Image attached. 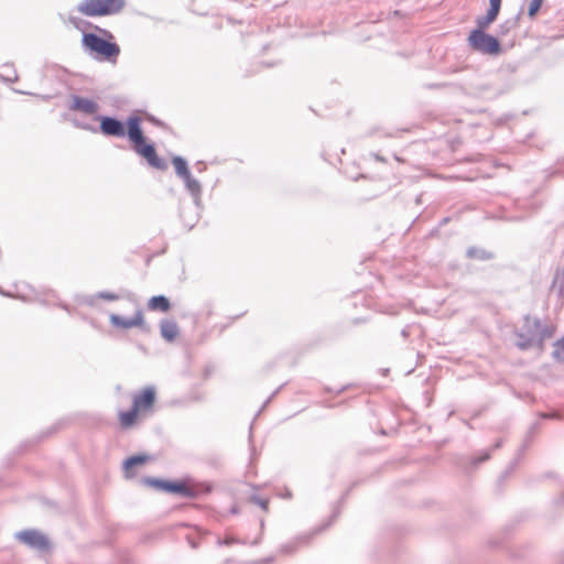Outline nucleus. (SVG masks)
I'll return each mask as SVG.
<instances>
[{
	"instance_id": "obj_13",
	"label": "nucleus",
	"mask_w": 564,
	"mask_h": 564,
	"mask_svg": "<svg viewBox=\"0 0 564 564\" xmlns=\"http://www.w3.org/2000/svg\"><path fill=\"white\" fill-rule=\"evenodd\" d=\"M180 328L175 321L162 319L160 322V334L167 343H173L178 336Z\"/></svg>"
},
{
	"instance_id": "obj_44",
	"label": "nucleus",
	"mask_w": 564,
	"mask_h": 564,
	"mask_svg": "<svg viewBox=\"0 0 564 564\" xmlns=\"http://www.w3.org/2000/svg\"><path fill=\"white\" fill-rule=\"evenodd\" d=\"M229 511H230L231 514H238L239 513V508L237 506H232Z\"/></svg>"
},
{
	"instance_id": "obj_35",
	"label": "nucleus",
	"mask_w": 564,
	"mask_h": 564,
	"mask_svg": "<svg viewBox=\"0 0 564 564\" xmlns=\"http://www.w3.org/2000/svg\"><path fill=\"white\" fill-rule=\"evenodd\" d=\"M236 542H237V540L230 535H227L224 539H218V541H217L218 545H231Z\"/></svg>"
},
{
	"instance_id": "obj_17",
	"label": "nucleus",
	"mask_w": 564,
	"mask_h": 564,
	"mask_svg": "<svg viewBox=\"0 0 564 564\" xmlns=\"http://www.w3.org/2000/svg\"><path fill=\"white\" fill-rule=\"evenodd\" d=\"M498 15V12L488 9L485 15L476 19V28L474 30L486 31L497 20Z\"/></svg>"
},
{
	"instance_id": "obj_38",
	"label": "nucleus",
	"mask_w": 564,
	"mask_h": 564,
	"mask_svg": "<svg viewBox=\"0 0 564 564\" xmlns=\"http://www.w3.org/2000/svg\"><path fill=\"white\" fill-rule=\"evenodd\" d=\"M283 386L284 384H281L271 393V395L264 401L262 409L265 408L273 400V398H275V395L282 390Z\"/></svg>"
},
{
	"instance_id": "obj_11",
	"label": "nucleus",
	"mask_w": 564,
	"mask_h": 564,
	"mask_svg": "<svg viewBox=\"0 0 564 564\" xmlns=\"http://www.w3.org/2000/svg\"><path fill=\"white\" fill-rule=\"evenodd\" d=\"M156 399V391L153 386L143 388L139 393L134 394L132 405L139 411L144 412L153 408Z\"/></svg>"
},
{
	"instance_id": "obj_5",
	"label": "nucleus",
	"mask_w": 564,
	"mask_h": 564,
	"mask_svg": "<svg viewBox=\"0 0 564 564\" xmlns=\"http://www.w3.org/2000/svg\"><path fill=\"white\" fill-rule=\"evenodd\" d=\"M349 495V490H346L339 500L337 501L336 506L334 507L330 517L328 520L323 523L322 525L314 529V531L310 534H303L300 535L280 546V553L284 555H292L294 554L302 545H307L314 534H318L323 531H325L327 528H329L336 519L339 517L341 511V505L345 503L347 497Z\"/></svg>"
},
{
	"instance_id": "obj_31",
	"label": "nucleus",
	"mask_w": 564,
	"mask_h": 564,
	"mask_svg": "<svg viewBox=\"0 0 564 564\" xmlns=\"http://www.w3.org/2000/svg\"><path fill=\"white\" fill-rule=\"evenodd\" d=\"M250 501L254 505H258L264 511H267L269 508V499L262 498L258 495H252L250 497Z\"/></svg>"
},
{
	"instance_id": "obj_9",
	"label": "nucleus",
	"mask_w": 564,
	"mask_h": 564,
	"mask_svg": "<svg viewBox=\"0 0 564 564\" xmlns=\"http://www.w3.org/2000/svg\"><path fill=\"white\" fill-rule=\"evenodd\" d=\"M68 109L95 117L96 115H98L97 112L99 110V105L94 99L79 95H70V102L68 105Z\"/></svg>"
},
{
	"instance_id": "obj_22",
	"label": "nucleus",
	"mask_w": 564,
	"mask_h": 564,
	"mask_svg": "<svg viewBox=\"0 0 564 564\" xmlns=\"http://www.w3.org/2000/svg\"><path fill=\"white\" fill-rule=\"evenodd\" d=\"M491 457V449H484L469 458L470 468H477L480 464L487 462Z\"/></svg>"
},
{
	"instance_id": "obj_6",
	"label": "nucleus",
	"mask_w": 564,
	"mask_h": 564,
	"mask_svg": "<svg viewBox=\"0 0 564 564\" xmlns=\"http://www.w3.org/2000/svg\"><path fill=\"white\" fill-rule=\"evenodd\" d=\"M124 6V0H83L77 11L90 18L108 17L119 13Z\"/></svg>"
},
{
	"instance_id": "obj_24",
	"label": "nucleus",
	"mask_w": 564,
	"mask_h": 564,
	"mask_svg": "<svg viewBox=\"0 0 564 564\" xmlns=\"http://www.w3.org/2000/svg\"><path fill=\"white\" fill-rule=\"evenodd\" d=\"M551 290H554L557 292L558 297L564 299V270L561 274H556L553 282Z\"/></svg>"
},
{
	"instance_id": "obj_29",
	"label": "nucleus",
	"mask_w": 564,
	"mask_h": 564,
	"mask_svg": "<svg viewBox=\"0 0 564 564\" xmlns=\"http://www.w3.org/2000/svg\"><path fill=\"white\" fill-rule=\"evenodd\" d=\"M72 123L74 124V127H76L78 129H82V130H85V131H89L91 133H97V127L93 126L90 123H87V122H84V121H80V120H77V119H73Z\"/></svg>"
},
{
	"instance_id": "obj_40",
	"label": "nucleus",
	"mask_w": 564,
	"mask_h": 564,
	"mask_svg": "<svg viewBox=\"0 0 564 564\" xmlns=\"http://www.w3.org/2000/svg\"><path fill=\"white\" fill-rule=\"evenodd\" d=\"M195 167L197 169V171L200 173L203 171L206 170V163L203 162V161H198L196 164H195Z\"/></svg>"
},
{
	"instance_id": "obj_34",
	"label": "nucleus",
	"mask_w": 564,
	"mask_h": 564,
	"mask_svg": "<svg viewBox=\"0 0 564 564\" xmlns=\"http://www.w3.org/2000/svg\"><path fill=\"white\" fill-rule=\"evenodd\" d=\"M350 387V384H346V386H343L341 388H339L338 390H334L333 388L330 387H324V391L326 393H335L336 395H339L341 394L343 392H345L346 390H348Z\"/></svg>"
},
{
	"instance_id": "obj_41",
	"label": "nucleus",
	"mask_w": 564,
	"mask_h": 564,
	"mask_svg": "<svg viewBox=\"0 0 564 564\" xmlns=\"http://www.w3.org/2000/svg\"><path fill=\"white\" fill-rule=\"evenodd\" d=\"M502 444H503L502 438H499V440H497V441L495 442V444L492 445V448H491V449H498V448H500V447L502 446Z\"/></svg>"
},
{
	"instance_id": "obj_14",
	"label": "nucleus",
	"mask_w": 564,
	"mask_h": 564,
	"mask_svg": "<svg viewBox=\"0 0 564 564\" xmlns=\"http://www.w3.org/2000/svg\"><path fill=\"white\" fill-rule=\"evenodd\" d=\"M147 306L149 311L166 313L171 310L172 304L167 296L160 294L151 296Z\"/></svg>"
},
{
	"instance_id": "obj_51",
	"label": "nucleus",
	"mask_w": 564,
	"mask_h": 564,
	"mask_svg": "<svg viewBox=\"0 0 564 564\" xmlns=\"http://www.w3.org/2000/svg\"><path fill=\"white\" fill-rule=\"evenodd\" d=\"M402 336H404V337L408 336V332L405 329L402 330Z\"/></svg>"
},
{
	"instance_id": "obj_26",
	"label": "nucleus",
	"mask_w": 564,
	"mask_h": 564,
	"mask_svg": "<svg viewBox=\"0 0 564 564\" xmlns=\"http://www.w3.org/2000/svg\"><path fill=\"white\" fill-rule=\"evenodd\" d=\"M67 21L77 30H83V28L91 26L94 28V24L89 21H86L82 18L69 15L67 18Z\"/></svg>"
},
{
	"instance_id": "obj_46",
	"label": "nucleus",
	"mask_w": 564,
	"mask_h": 564,
	"mask_svg": "<svg viewBox=\"0 0 564 564\" xmlns=\"http://www.w3.org/2000/svg\"><path fill=\"white\" fill-rule=\"evenodd\" d=\"M448 221H449V217H444V218L440 221V227L445 226Z\"/></svg>"
},
{
	"instance_id": "obj_33",
	"label": "nucleus",
	"mask_w": 564,
	"mask_h": 564,
	"mask_svg": "<svg viewBox=\"0 0 564 564\" xmlns=\"http://www.w3.org/2000/svg\"><path fill=\"white\" fill-rule=\"evenodd\" d=\"M97 299L106 300V301H117L119 300V295L109 291H100L95 295Z\"/></svg>"
},
{
	"instance_id": "obj_18",
	"label": "nucleus",
	"mask_w": 564,
	"mask_h": 564,
	"mask_svg": "<svg viewBox=\"0 0 564 564\" xmlns=\"http://www.w3.org/2000/svg\"><path fill=\"white\" fill-rule=\"evenodd\" d=\"M466 257L468 259H475L479 261H488L494 259V253L482 248L471 246L466 250Z\"/></svg>"
},
{
	"instance_id": "obj_3",
	"label": "nucleus",
	"mask_w": 564,
	"mask_h": 564,
	"mask_svg": "<svg viewBox=\"0 0 564 564\" xmlns=\"http://www.w3.org/2000/svg\"><path fill=\"white\" fill-rule=\"evenodd\" d=\"M141 482L158 491L189 499H196L199 496L210 494L213 490V485L210 482H198L192 479H164L145 476L141 478Z\"/></svg>"
},
{
	"instance_id": "obj_39",
	"label": "nucleus",
	"mask_w": 564,
	"mask_h": 564,
	"mask_svg": "<svg viewBox=\"0 0 564 564\" xmlns=\"http://www.w3.org/2000/svg\"><path fill=\"white\" fill-rule=\"evenodd\" d=\"M554 505L556 507H564V491L554 499Z\"/></svg>"
},
{
	"instance_id": "obj_53",
	"label": "nucleus",
	"mask_w": 564,
	"mask_h": 564,
	"mask_svg": "<svg viewBox=\"0 0 564 564\" xmlns=\"http://www.w3.org/2000/svg\"><path fill=\"white\" fill-rule=\"evenodd\" d=\"M285 497L290 498L291 497V492L285 494Z\"/></svg>"
},
{
	"instance_id": "obj_45",
	"label": "nucleus",
	"mask_w": 564,
	"mask_h": 564,
	"mask_svg": "<svg viewBox=\"0 0 564 564\" xmlns=\"http://www.w3.org/2000/svg\"><path fill=\"white\" fill-rule=\"evenodd\" d=\"M188 542H189V545H191L193 549H197V547H198V542H197V541H195V540H191V539H189V540H188Z\"/></svg>"
},
{
	"instance_id": "obj_25",
	"label": "nucleus",
	"mask_w": 564,
	"mask_h": 564,
	"mask_svg": "<svg viewBox=\"0 0 564 564\" xmlns=\"http://www.w3.org/2000/svg\"><path fill=\"white\" fill-rule=\"evenodd\" d=\"M552 357L560 362L564 361V336L554 343Z\"/></svg>"
},
{
	"instance_id": "obj_2",
	"label": "nucleus",
	"mask_w": 564,
	"mask_h": 564,
	"mask_svg": "<svg viewBox=\"0 0 564 564\" xmlns=\"http://www.w3.org/2000/svg\"><path fill=\"white\" fill-rule=\"evenodd\" d=\"M96 32L82 33V47L97 62L116 63L120 55V46L113 34L104 28L94 25Z\"/></svg>"
},
{
	"instance_id": "obj_43",
	"label": "nucleus",
	"mask_w": 564,
	"mask_h": 564,
	"mask_svg": "<svg viewBox=\"0 0 564 564\" xmlns=\"http://www.w3.org/2000/svg\"><path fill=\"white\" fill-rule=\"evenodd\" d=\"M0 294L7 297H13L11 292H7L6 290L0 288Z\"/></svg>"
},
{
	"instance_id": "obj_27",
	"label": "nucleus",
	"mask_w": 564,
	"mask_h": 564,
	"mask_svg": "<svg viewBox=\"0 0 564 564\" xmlns=\"http://www.w3.org/2000/svg\"><path fill=\"white\" fill-rule=\"evenodd\" d=\"M180 218L183 220L184 223V226L187 227L188 230H191L195 224L197 223L198 220V214L195 213L192 217H191V220H186V216H185V208L184 207H180Z\"/></svg>"
},
{
	"instance_id": "obj_48",
	"label": "nucleus",
	"mask_w": 564,
	"mask_h": 564,
	"mask_svg": "<svg viewBox=\"0 0 564 564\" xmlns=\"http://www.w3.org/2000/svg\"><path fill=\"white\" fill-rule=\"evenodd\" d=\"M375 158L377 161H381V162L384 161V159L382 156H380L379 154H375Z\"/></svg>"
},
{
	"instance_id": "obj_28",
	"label": "nucleus",
	"mask_w": 564,
	"mask_h": 564,
	"mask_svg": "<svg viewBox=\"0 0 564 564\" xmlns=\"http://www.w3.org/2000/svg\"><path fill=\"white\" fill-rule=\"evenodd\" d=\"M542 4H543V0H531L530 1L529 8H528V15L530 19H534L538 15Z\"/></svg>"
},
{
	"instance_id": "obj_8",
	"label": "nucleus",
	"mask_w": 564,
	"mask_h": 564,
	"mask_svg": "<svg viewBox=\"0 0 564 564\" xmlns=\"http://www.w3.org/2000/svg\"><path fill=\"white\" fill-rule=\"evenodd\" d=\"M15 538L29 547L45 552L51 549L50 539L36 529H26L15 533Z\"/></svg>"
},
{
	"instance_id": "obj_50",
	"label": "nucleus",
	"mask_w": 564,
	"mask_h": 564,
	"mask_svg": "<svg viewBox=\"0 0 564 564\" xmlns=\"http://www.w3.org/2000/svg\"><path fill=\"white\" fill-rule=\"evenodd\" d=\"M61 307L65 311H68V305L67 304H61Z\"/></svg>"
},
{
	"instance_id": "obj_4",
	"label": "nucleus",
	"mask_w": 564,
	"mask_h": 564,
	"mask_svg": "<svg viewBox=\"0 0 564 564\" xmlns=\"http://www.w3.org/2000/svg\"><path fill=\"white\" fill-rule=\"evenodd\" d=\"M514 346L522 351L532 348L542 349L546 339L553 336L554 329L541 322L538 317L527 314L523 316V323L514 329Z\"/></svg>"
},
{
	"instance_id": "obj_37",
	"label": "nucleus",
	"mask_w": 564,
	"mask_h": 564,
	"mask_svg": "<svg viewBox=\"0 0 564 564\" xmlns=\"http://www.w3.org/2000/svg\"><path fill=\"white\" fill-rule=\"evenodd\" d=\"M147 119L153 123L154 126L159 127V128H164L165 127V123L160 120L159 118L154 117L153 115H148L147 116Z\"/></svg>"
},
{
	"instance_id": "obj_12",
	"label": "nucleus",
	"mask_w": 564,
	"mask_h": 564,
	"mask_svg": "<svg viewBox=\"0 0 564 564\" xmlns=\"http://www.w3.org/2000/svg\"><path fill=\"white\" fill-rule=\"evenodd\" d=\"M184 182V186L186 191L191 194L193 198V203L195 207L198 209L200 207L202 200V185L198 180H196L192 173L181 178Z\"/></svg>"
},
{
	"instance_id": "obj_42",
	"label": "nucleus",
	"mask_w": 564,
	"mask_h": 564,
	"mask_svg": "<svg viewBox=\"0 0 564 564\" xmlns=\"http://www.w3.org/2000/svg\"><path fill=\"white\" fill-rule=\"evenodd\" d=\"M251 442H252V424L250 425V429H249V443H251ZM250 446H251V452L253 453L254 447L252 444H250Z\"/></svg>"
},
{
	"instance_id": "obj_7",
	"label": "nucleus",
	"mask_w": 564,
	"mask_h": 564,
	"mask_svg": "<svg viewBox=\"0 0 564 564\" xmlns=\"http://www.w3.org/2000/svg\"><path fill=\"white\" fill-rule=\"evenodd\" d=\"M469 47L478 53L489 56H498L502 52V45L498 39L486 31L471 30L467 37Z\"/></svg>"
},
{
	"instance_id": "obj_19",
	"label": "nucleus",
	"mask_w": 564,
	"mask_h": 564,
	"mask_svg": "<svg viewBox=\"0 0 564 564\" xmlns=\"http://www.w3.org/2000/svg\"><path fill=\"white\" fill-rule=\"evenodd\" d=\"M172 164L175 169V174L182 178L191 173L186 159L181 155H174L172 158Z\"/></svg>"
},
{
	"instance_id": "obj_32",
	"label": "nucleus",
	"mask_w": 564,
	"mask_h": 564,
	"mask_svg": "<svg viewBox=\"0 0 564 564\" xmlns=\"http://www.w3.org/2000/svg\"><path fill=\"white\" fill-rule=\"evenodd\" d=\"M539 416L541 419H550V420H563L564 419V415L556 410H552L550 412H541V413H539Z\"/></svg>"
},
{
	"instance_id": "obj_20",
	"label": "nucleus",
	"mask_w": 564,
	"mask_h": 564,
	"mask_svg": "<svg viewBox=\"0 0 564 564\" xmlns=\"http://www.w3.org/2000/svg\"><path fill=\"white\" fill-rule=\"evenodd\" d=\"M519 19L520 13L500 23L498 25V36H506L512 29L517 28Z\"/></svg>"
},
{
	"instance_id": "obj_15",
	"label": "nucleus",
	"mask_w": 564,
	"mask_h": 564,
	"mask_svg": "<svg viewBox=\"0 0 564 564\" xmlns=\"http://www.w3.org/2000/svg\"><path fill=\"white\" fill-rule=\"evenodd\" d=\"M149 455L147 454H135L127 457L122 463V468L128 477H130V471L143 464H145L149 460Z\"/></svg>"
},
{
	"instance_id": "obj_47",
	"label": "nucleus",
	"mask_w": 564,
	"mask_h": 564,
	"mask_svg": "<svg viewBox=\"0 0 564 564\" xmlns=\"http://www.w3.org/2000/svg\"><path fill=\"white\" fill-rule=\"evenodd\" d=\"M57 429H58V425L56 424V425L52 426V427H51V430H50L46 434H47V435H48V434H52V433H54Z\"/></svg>"
},
{
	"instance_id": "obj_30",
	"label": "nucleus",
	"mask_w": 564,
	"mask_h": 564,
	"mask_svg": "<svg viewBox=\"0 0 564 564\" xmlns=\"http://www.w3.org/2000/svg\"><path fill=\"white\" fill-rule=\"evenodd\" d=\"M3 66L11 67L13 69L14 75H13V77H8V76L0 74V82L6 83V84H11V83L18 82L19 76H18L17 70L14 69L13 63H6Z\"/></svg>"
},
{
	"instance_id": "obj_36",
	"label": "nucleus",
	"mask_w": 564,
	"mask_h": 564,
	"mask_svg": "<svg viewBox=\"0 0 564 564\" xmlns=\"http://www.w3.org/2000/svg\"><path fill=\"white\" fill-rule=\"evenodd\" d=\"M502 0H489V8L492 11L500 12Z\"/></svg>"
},
{
	"instance_id": "obj_10",
	"label": "nucleus",
	"mask_w": 564,
	"mask_h": 564,
	"mask_svg": "<svg viewBox=\"0 0 564 564\" xmlns=\"http://www.w3.org/2000/svg\"><path fill=\"white\" fill-rule=\"evenodd\" d=\"M539 429H540L539 422H534L530 426V429L525 435L524 442L518 451L517 457L508 465L506 470L501 474V476L499 477V482H502L505 479H507L509 477V475L516 469L521 456L524 454V452L529 447L531 441L534 437V434L539 431Z\"/></svg>"
},
{
	"instance_id": "obj_23",
	"label": "nucleus",
	"mask_w": 564,
	"mask_h": 564,
	"mask_svg": "<svg viewBox=\"0 0 564 564\" xmlns=\"http://www.w3.org/2000/svg\"><path fill=\"white\" fill-rule=\"evenodd\" d=\"M130 318L133 327H138L144 333L150 330L149 326L144 322L143 312L141 310L135 311L133 316Z\"/></svg>"
},
{
	"instance_id": "obj_49",
	"label": "nucleus",
	"mask_w": 564,
	"mask_h": 564,
	"mask_svg": "<svg viewBox=\"0 0 564 564\" xmlns=\"http://www.w3.org/2000/svg\"><path fill=\"white\" fill-rule=\"evenodd\" d=\"M558 564H564V554L558 558Z\"/></svg>"
},
{
	"instance_id": "obj_16",
	"label": "nucleus",
	"mask_w": 564,
	"mask_h": 564,
	"mask_svg": "<svg viewBox=\"0 0 564 564\" xmlns=\"http://www.w3.org/2000/svg\"><path fill=\"white\" fill-rule=\"evenodd\" d=\"M139 411L132 405L127 411L119 412V421L122 427L129 429L133 426L138 420Z\"/></svg>"
},
{
	"instance_id": "obj_1",
	"label": "nucleus",
	"mask_w": 564,
	"mask_h": 564,
	"mask_svg": "<svg viewBox=\"0 0 564 564\" xmlns=\"http://www.w3.org/2000/svg\"><path fill=\"white\" fill-rule=\"evenodd\" d=\"M94 120L99 122L97 133L113 138L127 137L132 150L143 158L151 167L159 171L167 169V162L158 154L155 144L144 135L142 119L138 115L131 113L126 120H121L117 116L96 115Z\"/></svg>"
},
{
	"instance_id": "obj_52",
	"label": "nucleus",
	"mask_w": 564,
	"mask_h": 564,
	"mask_svg": "<svg viewBox=\"0 0 564 564\" xmlns=\"http://www.w3.org/2000/svg\"><path fill=\"white\" fill-rule=\"evenodd\" d=\"M388 372H389V369H388V368L382 370V373H383L384 376H386Z\"/></svg>"
},
{
	"instance_id": "obj_21",
	"label": "nucleus",
	"mask_w": 564,
	"mask_h": 564,
	"mask_svg": "<svg viewBox=\"0 0 564 564\" xmlns=\"http://www.w3.org/2000/svg\"><path fill=\"white\" fill-rule=\"evenodd\" d=\"M109 322L116 328L128 329V328L133 327L130 317L127 318V317H123V316L115 314V313L110 314Z\"/></svg>"
}]
</instances>
